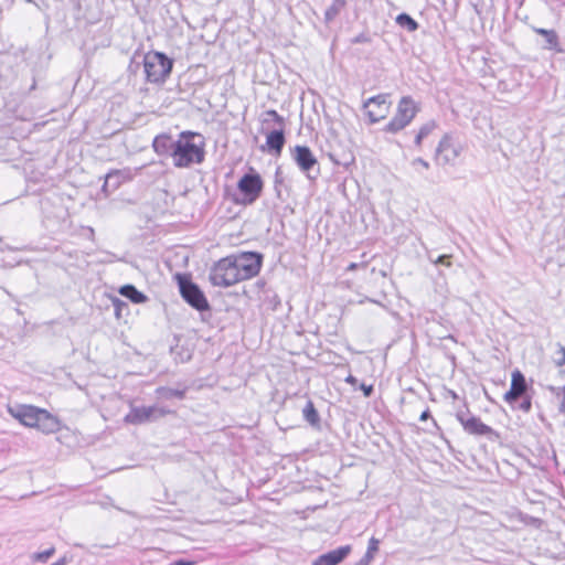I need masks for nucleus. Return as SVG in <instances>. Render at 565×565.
I'll return each mask as SVG.
<instances>
[{
    "label": "nucleus",
    "mask_w": 565,
    "mask_h": 565,
    "mask_svg": "<svg viewBox=\"0 0 565 565\" xmlns=\"http://www.w3.org/2000/svg\"><path fill=\"white\" fill-rule=\"evenodd\" d=\"M205 142L201 134L184 130L179 134L172 157L175 168H189L201 164L205 159Z\"/></svg>",
    "instance_id": "1"
},
{
    "label": "nucleus",
    "mask_w": 565,
    "mask_h": 565,
    "mask_svg": "<svg viewBox=\"0 0 565 565\" xmlns=\"http://www.w3.org/2000/svg\"><path fill=\"white\" fill-rule=\"evenodd\" d=\"M143 67L148 82L164 83L172 72L173 60L162 52H148L143 56Z\"/></svg>",
    "instance_id": "2"
},
{
    "label": "nucleus",
    "mask_w": 565,
    "mask_h": 565,
    "mask_svg": "<svg viewBox=\"0 0 565 565\" xmlns=\"http://www.w3.org/2000/svg\"><path fill=\"white\" fill-rule=\"evenodd\" d=\"M264 182L257 172L245 173L237 182V193L233 201L241 205H250L260 196Z\"/></svg>",
    "instance_id": "3"
},
{
    "label": "nucleus",
    "mask_w": 565,
    "mask_h": 565,
    "mask_svg": "<svg viewBox=\"0 0 565 565\" xmlns=\"http://www.w3.org/2000/svg\"><path fill=\"white\" fill-rule=\"evenodd\" d=\"M417 111L418 108L413 98L411 96H403L398 102L395 115L385 125L383 131L388 134H397L413 121Z\"/></svg>",
    "instance_id": "4"
},
{
    "label": "nucleus",
    "mask_w": 565,
    "mask_h": 565,
    "mask_svg": "<svg viewBox=\"0 0 565 565\" xmlns=\"http://www.w3.org/2000/svg\"><path fill=\"white\" fill-rule=\"evenodd\" d=\"M180 294L184 301L198 311L210 310V303L201 290L186 275H177Z\"/></svg>",
    "instance_id": "5"
},
{
    "label": "nucleus",
    "mask_w": 565,
    "mask_h": 565,
    "mask_svg": "<svg viewBox=\"0 0 565 565\" xmlns=\"http://www.w3.org/2000/svg\"><path fill=\"white\" fill-rule=\"evenodd\" d=\"M210 281L213 286L230 287L241 281L238 271L231 256L220 259L210 271Z\"/></svg>",
    "instance_id": "6"
},
{
    "label": "nucleus",
    "mask_w": 565,
    "mask_h": 565,
    "mask_svg": "<svg viewBox=\"0 0 565 565\" xmlns=\"http://www.w3.org/2000/svg\"><path fill=\"white\" fill-rule=\"evenodd\" d=\"M290 156L297 167L310 180H316L320 174V167L317 158L307 146L290 148Z\"/></svg>",
    "instance_id": "7"
},
{
    "label": "nucleus",
    "mask_w": 565,
    "mask_h": 565,
    "mask_svg": "<svg viewBox=\"0 0 565 565\" xmlns=\"http://www.w3.org/2000/svg\"><path fill=\"white\" fill-rule=\"evenodd\" d=\"M238 276L242 280L250 279L258 275L262 264L263 255L257 252H245L238 255H231Z\"/></svg>",
    "instance_id": "8"
},
{
    "label": "nucleus",
    "mask_w": 565,
    "mask_h": 565,
    "mask_svg": "<svg viewBox=\"0 0 565 565\" xmlns=\"http://www.w3.org/2000/svg\"><path fill=\"white\" fill-rule=\"evenodd\" d=\"M168 413L169 411L158 406H132L125 416L124 422L130 425H141L158 420Z\"/></svg>",
    "instance_id": "9"
},
{
    "label": "nucleus",
    "mask_w": 565,
    "mask_h": 565,
    "mask_svg": "<svg viewBox=\"0 0 565 565\" xmlns=\"http://www.w3.org/2000/svg\"><path fill=\"white\" fill-rule=\"evenodd\" d=\"M390 108L391 102L388 94H379L363 103V109L366 111L371 124H376L386 118L390 114Z\"/></svg>",
    "instance_id": "10"
},
{
    "label": "nucleus",
    "mask_w": 565,
    "mask_h": 565,
    "mask_svg": "<svg viewBox=\"0 0 565 565\" xmlns=\"http://www.w3.org/2000/svg\"><path fill=\"white\" fill-rule=\"evenodd\" d=\"M267 115L271 116L274 118L275 122L279 126V128L274 129L267 134L266 146H267L269 152H273V153L279 156L281 153L282 148L286 142L285 132L282 129L284 118L274 109L268 110Z\"/></svg>",
    "instance_id": "11"
},
{
    "label": "nucleus",
    "mask_w": 565,
    "mask_h": 565,
    "mask_svg": "<svg viewBox=\"0 0 565 565\" xmlns=\"http://www.w3.org/2000/svg\"><path fill=\"white\" fill-rule=\"evenodd\" d=\"M457 419L462 425L463 429L471 435L488 436L491 438L495 431L488 425L483 424L479 417L469 416V412H458Z\"/></svg>",
    "instance_id": "12"
},
{
    "label": "nucleus",
    "mask_w": 565,
    "mask_h": 565,
    "mask_svg": "<svg viewBox=\"0 0 565 565\" xmlns=\"http://www.w3.org/2000/svg\"><path fill=\"white\" fill-rule=\"evenodd\" d=\"M9 414L22 425L34 427L39 423L43 409L33 405H15L8 408Z\"/></svg>",
    "instance_id": "13"
},
{
    "label": "nucleus",
    "mask_w": 565,
    "mask_h": 565,
    "mask_svg": "<svg viewBox=\"0 0 565 565\" xmlns=\"http://www.w3.org/2000/svg\"><path fill=\"white\" fill-rule=\"evenodd\" d=\"M529 385L524 374L520 370L512 372L510 390L504 394V401L513 405L519 398L527 394Z\"/></svg>",
    "instance_id": "14"
},
{
    "label": "nucleus",
    "mask_w": 565,
    "mask_h": 565,
    "mask_svg": "<svg viewBox=\"0 0 565 565\" xmlns=\"http://www.w3.org/2000/svg\"><path fill=\"white\" fill-rule=\"evenodd\" d=\"M459 156V149L451 142L449 136H444L436 149L435 160L438 164H450L456 161Z\"/></svg>",
    "instance_id": "15"
},
{
    "label": "nucleus",
    "mask_w": 565,
    "mask_h": 565,
    "mask_svg": "<svg viewBox=\"0 0 565 565\" xmlns=\"http://www.w3.org/2000/svg\"><path fill=\"white\" fill-rule=\"evenodd\" d=\"M351 546H340L333 551L319 555L311 565H338L350 554Z\"/></svg>",
    "instance_id": "16"
},
{
    "label": "nucleus",
    "mask_w": 565,
    "mask_h": 565,
    "mask_svg": "<svg viewBox=\"0 0 565 565\" xmlns=\"http://www.w3.org/2000/svg\"><path fill=\"white\" fill-rule=\"evenodd\" d=\"M175 140L169 134H160L152 141L153 151L160 157H173Z\"/></svg>",
    "instance_id": "17"
},
{
    "label": "nucleus",
    "mask_w": 565,
    "mask_h": 565,
    "mask_svg": "<svg viewBox=\"0 0 565 565\" xmlns=\"http://www.w3.org/2000/svg\"><path fill=\"white\" fill-rule=\"evenodd\" d=\"M532 30L544 38V43L542 44L543 50L554 51L556 53H562L563 49L561 46L559 36L555 30H548L543 28L533 26Z\"/></svg>",
    "instance_id": "18"
},
{
    "label": "nucleus",
    "mask_w": 565,
    "mask_h": 565,
    "mask_svg": "<svg viewBox=\"0 0 565 565\" xmlns=\"http://www.w3.org/2000/svg\"><path fill=\"white\" fill-rule=\"evenodd\" d=\"M35 428L45 434H51L58 429V422L47 411L43 409Z\"/></svg>",
    "instance_id": "19"
},
{
    "label": "nucleus",
    "mask_w": 565,
    "mask_h": 565,
    "mask_svg": "<svg viewBox=\"0 0 565 565\" xmlns=\"http://www.w3.org/2000/svg\"><path fill=\"white\" fill-rule=\"evenodd\" d=\"M119 294L134 303H143L147 300V296L130 284L120 287Z\"/></svg>",
    "instance_id": "20"
},
{
    "label": "nucleus",
    "mask_w": 565,
    "mask_h": 565,
    "mask_svg": "<svg viewBox=\"0 0 565 565\" xmlns=\"http://www.w3.org/2000/svg\"><path fill=\"white\" fill-rule=\"evenodd\" d=\"M125 179L124 172L120 170H111L108 172L105 177V182L103 185V190L106 192L108 188L111 189V191L117 190L122 180Z\"/></svg>",
    "instance_id": "21"
},
{
    "label": "nucleus",
    "mask_w": 565,
    "mask_h": 565,
    "mask_svg": "<svg viewBox=\"0 0 565 565\" xmlns=\"http://www.w3.org/2000/svg\"><path fill=\"white\" fill-rule=\"evenodd\" d=\"M186 388L179 390V388H171L161 386L156 390V393L159 398L162 399H171V398H178L183 399L185 396Z\"/></svg>",
    "instance_id": "22"
},
{
    "label": "nucleus",
    "mask_w": 565,
    "mask_h": 565,
    "mask_svg": "<svg viewBox=\"0 0 565 565\" xmlns=\"http://www.w3.org/2000/svg\"><path fill=\"white\" fill-rule=\"evenodd\" d=\"M303 418L311 425V426H319L320 424V416L318 411L315 407V404L312 401H308L302 409Z\"/></svg>",
    "instance_id": "23"
},
{
    "label": "nucleus",
    "mask_w": 565,
    "mask_h": 565,
    "mask_svg": "<svg viewBox=\"0 0 565 565\" xmlns=\"http://www.w3.org/2000/svg\"><path fill=\"white\" fill-rule=\"evenodd\" d=\"M345 4V0H333L332 4L324 12V22L327 24L331 23L344 9Z\"/></svg>",
    "instance_id": "24"
},
{
    "label": "nucleus",
    "mask_w": 565,
    "mask_h": 565,
    "mask_svg": "<svg viewBox=\"0 0 565 565\" xmlns=\"http://www.w3.org/2000/svg\"><path fill=\"white\" fill-rule=\"evenodd\" d=\"M396 23L402 28L407 29L409 32H414L418 29L419 24L407 13H401L396 17Z\"/></svg>",
    "instance_id": "25"
},
{
    "label": "nucleus",
    "mask_w": 565,
    "mask_h": 565,
    "mask_svg": "<svg viewBox=\"0 0 565 565\" xmlns=\"http://www.w3.org/2000/svg\"><path fill=\"white\" fill-rule=\"evenodd\" d=\"M556 347L554 363L565 374V347L561 343H557Z\"/></svg>",
    "instance_id": "26"
},
{
    "label": "nucleus",
    "mask_w": 565,
    "mask_h": 565,
    "mask_svg": "<svg viewBox=\"0 0 565 565\" xmlns=\"http://www.w3.org/2000/svg\"><path fill=\"white\" fill-rule=\"evenodd\" d=\"M54 552H55V550L53 547H50L43 552L33 553L30 556V559L33 563H45L54 554Z\"/></svg>",
    "instance_id": "27"
},
{
    "label": "nucleus",
    "mask_w": 565,
    "mask_h": 565,
    "mask_svg": "<svg viewBox=\"0 0 565 565\" xmlns=\"http://www.w3.org/2000/svg\"><path fill=\"white\" fill-rule=\"evenodd\" d=\"M113 306L117 318L121 317L124 310H128V305L119 298L113 299Z\"/></svg>",
    "instance_id": "28"
},
{
    "label": "nucleus",
    "mask_w": 565,
    "mask_h": 565,
    "mask_svg": "<svg viewBox=\"0 0 565 565\" xmlns=\"http://www.w3.org/2000/svg\"><path fill=\"white\" fill-rule=\"evenodd\" d=\"M436 127L435 121H428L424 124L417 134H419L423 138H426Z\"/></svg>",
    "instance_id": "29"
},
{
    "label": "nucleus",
    "mask_w": 565,
    "mask_h": 565,
    "mask_svg": "<svg viewBox=\"0 0 565 565\" xmlns=\"http://www.w3.org/2000/svg\"><path fill=\"white\" fill-rule=\"evenodd\" d=\"M522 398V402L519 404L518 408L521 409L524 413H529L532 408V399L531 396L527 394L524 395Z\"/></svg>",
    "instance_id": "30"
},
{
    "label": "nucleus",
    "mask_w": 565,
    "mask_h": 565,
    "mask_svg": "<svg viewBox=\"0 0 565 565\" xmlns=\"http://www.w3.org/2000/svg\"><path fill=\"white\" fill-rule=\"evenodd\" d=\"M450 257H451L450 255H440L435 260H433L430 257H429V259L436 265H443V266L449 267V266H451Z\"/></svg>",
    "instance_id": "31"
},
{
    "label": "nucleus",
    "mask_w": 565,
    "mask_h": 565,
    "mask_svg": "<svg viewBox=\"0 0 565 565\" xmlns=\"http://www.w3.org/2000/svg\"><path fill=\"white\" fill-rule=\"evenodd\" d=\"M379 545H380V541L377 539L372 537L369 541V546H367L366 551L369 552V554H373L374 555L379 551Z\"/></svg>",
    "instance_id": "32"
},
{
    "label": "nucleus",
    "mask_w": 565,
    "mask_h": 565,
    "mask_svg": "<svg viewBox=\"0 0 565 565\" xmlns=\"http://www.w3.org/2000/svg\"><path fill=\"white\" fill-rule=\"evenodd\" d=\"M282 183V179L280 177V168L277 169L276 173H275V191H276V194L278 198H280V189L279 186L281 185Z\"/></svg>",
    "instance_id": "33"
},
{
    "label": "nucleus",
    "mask_w": 565,
    "mask_h": 565,
    "mask_svg": "<svg viewBox=\"0 0 565 565\" xmlns=\"http://www.w3.org/2000/svg\"><path fill=\"white\" fill-rule=\"evenodd\" d=\"M412 166L413 167H416V166H420L422 168L424 169H429V163L424 160L423 158H415L413 161H412Z\"/></svg>",
    "instance_id": "34"
},
{
    "label": "nucleus",
    "mask_w": 565,
    "mask_h": 565,
    "mask_svg": "<svg viewBox=\"0 0 565 565\" xmlns=\"http://www.w3.org/2000/svg\"><path fill=\"white\" fill-rule=\"evenodd\" d=\"M374 558V555L373 554H369V552L366 551L364 556L359 561V563L356 565H369Z\"/></svg>",
    "instance_id": "35"
},
{
    "label": "nucleus",
    "mask_w": 565,
    "mask_h": 565,
    "mask_svg": "<svg viewBox=\"0 0 565 565\" xmlns=\"http://www.w3.org/2000/svg\"><path fill=\"white\" fill-rule=\"evenodd\" d=\"M370 41L369 36L364 33H361L359 35H356L353 40H352V43L354 44H358V43H367Z\"/></svg>",
    "instance_id": "36"
},
{
    "label": "nucleus",
    "mask_w": 565,
    "mask_h": 565,
    "mask_svg": "<svg viewBox=\"0 0 565 565\" xmlns=\"http://www.w3.org/2000/svg\"><path fill=\"white\" fill-rule=\"evenodd\" d=\"M361 390L364 394L365 397H370L373 393V386L372 385H366V384H361Z\"/></svg>",
    "instance_id": "37"
},
{
    "label": "nucleus",
    "mask_w": 565,
    "mask_h": 565,
    "mask_svg": "<svg viewBox=\"0 0 565 565\" xmlns=\"http://www.w3.org/2000/svg\"><path fill=\"white\" fill-rule=\"evenodd\" d=\"M170 565H195L194 562L192 561H186V559H177L174 561L173 563H171Z\"/></svg>",
    "instance_id": "38"
},
{
    "label": "nucleus",
    "mask_w": 565,
    "mask_h": 565,
    "mask_svg": "<svg viewBox=\"0 0 565 565\" xmlns=\"http://www.w3.org/2000/svg\"><path fill=\"white\" fill-rule=\"evenodd\" d=\"M431 415H430V411L429 408H426L422 414H420V417H419V420L420 422H425L427 420L428 418H430Z\"/></svg>",
    "instance_id": "39"
},
{
    "label": "nucleus",
    "mask_w": 565,
    "mask_h": 565,
    "mask_svg": "<svg viewBox=\"0 0 565 565\" xmlns=\"http://www.w3.org/2000/svg\"><path fill=\"white\" fill-rule=\"evenodd\" d=\"M361 265L358 264V263H351L348 267H347V270L348 271H352V270H355L360 267Z\"/></svg>",
    "instance_id": "40"
},
{
    "label": "nucleus",
    "mask_w": 565,
    "mask_h": 565,
    "mask_svg": "<svg viewBox=\"0 0 565 565\" xmlns=\"http://www.w3.org/2000/svg\"><path fill=\"white\" fill-rule=\"evenodd\" d=\"M423 139L424 138L419 134H417L415 137V145L419 147L423 142Z\"/></svg>",
    "instance_id": "41"
},
{
    "label": "nucleus",
    "mask_w": 565,
    "mask_h": 565,
    "mask_svg": "<svg viewBox=\"0 0 565 565\" xmlns=\"http://www.w3.org/2000/svg\"><path fill=\"white\" fill-rule=\"evenodd\" d=\"M347 383H350L352 385H354L358 381L353 376V375H349L347 379H345Z\"/></svg>",
    "instance_id": "42"
},
{
    "label": "nucleus",
    "mask_w": 565,
    "mask_h": 565,
    "mask_svg": "<svg viewBox=\"0 0 565 565\" xmlns=\"http://www.w3.org/2000/svg\"><path fill=\"white\" fill-rule=\"evenodd\" d=\"M52 565H64V558L61 561H57L56 563H53Z\"/></svg>",
    "instance_id": "43"
}]
</instances>
